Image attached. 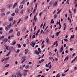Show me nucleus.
I'll list each match as a JSON object with an SVG mask.
<instances>
[{
	"instance_id": "obj_49",
	"label": "nucleus",
	"mask_w": 77,
	"mask_h": 77,
	"mask_svg": "<svg viewBox=\"0 0 77 77\" xmlns=\"http://www.w3.org/2000/svg\"><path fill=\"white\" fill-rule=\"evenodd\" d=\"M69 71V69H67V70H66L64 72H66L67 71Z\"/></svg>"
},
{
	"instance_id": "obj_46",
	"label": "nucleus",
	"mask_w": 77,
	"mask_h": 77,
	"mask_svg": "<svg viewBox=\"0 0 77 77\" xmlns=\"http://www.w3.org/2000/svg\"><path fill=\"white\" fill-rule=\"evenodd\" d=\"M67 4H69V0H67Z\"/></svg>"
},
{
	"instance_id": "obj_2",
	"label": "nucleus",
	"mask_w": 77,
	"mask_h": 77,
	"mask_svg": "<svg viewBox=\"0 0 77 77\" xmlns=\"http://www.w3.org/2000/svg\"><path fill=\"white\" fill-rule=\"evenodd\" d=\"M17 75L18 77H21L23 75V73L19 72L17 74Z\"/></svg>"
},
{
	"instance_id": "obj_18",
	"label": "nucleus",
	"mask_w": 77,
	"mask_h": 77,
	"mask_svg": "<svg viewBox=\"0 0 77 77\" xmlns=\"http://www.w3.org/2000/svg\"><path fill=\"white\" fill-rule=\"evenodd\" d=\"M13 20H14V18L12 17L10 18V19H9V21H13Z\"/></svg>"
},
{
	"instance_id": "obj_60",
	"label": "nucleus",
	"mask_w": 77,
	"mask_h": 77,
	"mask_svg": "<svg viewBox=\"0 0 77 77\" xmlns=\"http://www.w3.org/2000/svg\"><path fill=\"white\" fill-rule=\"evenodd\" d=\"M66 53H68V50H66L65 51Z\"/></svg>"
},
{
	"instance_id": "obj_12",
	"label": "nucleus",
	"mask_w": 77,
	"mask_h": 77,
	"mask_svg": "<svg viewBox=\"0 0 77 77\" xmlns=\"http://www.w3.org/2000/svg\"><path fill=\"white\" fill-rule=\"evenodd\" d=\"M23 8V5H21L19 6V9H22Z\"/></svg>"
},
{
	"instance_id": "obj_41",
	"label": "nucleus",
	"mask_w": 77,
	"mask_h": 77,
	"mask_svg": "<svg viewBox=\"0 0 77 77\" xmlns=\"http://www.w3.org/2000/svg\"><path fill=\"white\" fill-rule=\"evenodd\" d=\"M49 41V39H46V42L47 43H48V42Z\"/></svg>"
},
{
	"instance_id": "obj_19",
	"label": "nucleus",
	"mask_w": 77,
	"mask_h": 77,
	"mask_svg": "<svg viewBox=\"0 0 77 77\" xmlns=\"http://www.w3.org/2000/svg\"><path fill=\"white\" fill-rule=\"evenodd\" d=\"M38 51L39 52V53H41V48H38Z\"/></svg>"
},
{
	"instance_id": "obj_47",
	"label": "nucleus",
	"mask_w": 77,
	"mask_h": 77,
	"mask_svg": "<svg viewBox=\"0 0 77 77\" xmlns=\"http://www.w3.org/2000/svg\"><path fill=\"white\" fill-rule=\"evenodd\" d=\"M4 59H5V60H8V59H9V57H7L6 58H4Z\"/></svg>"
},
{
	"instance_id": "obj_57",
	"label": "nucleus",
	"mask_w": 77,
	"mask_h": 77,
	"mask_svg": "<svg viewBox=\"0 0 77 77\" xmlns=\"http://www.w3.org/2000/svg\"><path fill=\"white\" fill-rule=\"evenodd\" d=\"M42 15V12H41L39 14V16H41V15Z\"/></svg>"
},
{
	"instance_id": "obj_14",
	"label": "nucleus",
	"mask_w": 77,
	"mask_h": 77,
	"mask_svg": "<svg viewBox=\"0 0 77 77\" xmlns=\"http://www.w3.org/2000/svg\"><path fill=\"white\" fill-rule=\"evenodd\" d=\"M57 2H55L54 4L53 5V6H56L57 5Z\"/></svg>"
},
{
	"instance_id": "obj_48",
	"label": "nucleus",
	"mask_w": 77,
	"mask_h": 77,
	"mask_svg": "<svg viewBox=\"0 0 77 77\" xmlns=\"http://www.w3.org/2000/svg\"><path fill=\"white\" fill-rule=\"evenodd\" d=\"M24 2H25V0L23 1L22 2V4H24Z\"/></svg>"
},
{
	"instance_id": "obj_61",
	"label": "nucleus",
	"mask_w": 77,
	"mask_h": 77,
	"mask_svg": "<svg viewBox=\"0 0 77 77\" xmlns=\"http://www.w3.org/2000/svg\"><path fill=\"white\" fill-rule=\"evenodd\" d=\"M42 26H43V23H42L41 24L40 27L41 28L42 27Z\"/></svg>"
},
{
	"instance_id": "obj_15",
	"label": "nucleus",
	"mask_w": 77,
	"mask_h": 77,
	"mask_svg": "<svg viewBox=\"0 0 77 77\" xmlns=\"http://www.w3.org/2000/svg\"><path fill=\"white\" fill-rule=\"evenodd\" d=\"M8 41V39L7 38H5L4 39V40H3V41H4V42H7Z\"/></svg>"
},
{
	"instance_id": "obj_56",
	"label": "nucleus",
	"mask_w": 77,
	"mask_h": 77,
	"mask_svg": "<svg viewBox=\"0 0 77 77\" xmlns=\"http://www.w3.org/2000/svg\"><path fill=\"white\" fill-rule=\"evenodd\" d=\"M21 21V19H20L19 20L18 22L17 23H19L20 21Z\"/></svg>"
},
{
	"instance_id": "obj_55",
	"label": "nucleus",
	"mask_w": 77,
	"mask_h": 77,
	"mask_svg": "<svg viewBox=\"0 0 77 77\" xmlns=\"http://www.w3.org/2000/svg\"><path fill=\"white\" fill-rule=\"evenodd\" d=\"M19 52H20V49H18L16 53H19Z\"/></svg>"
},
{
	"instance_id": "obj_44",
	"label": "nucleus",
	"mask_w": 77,
	"mask_h": 77,
	"mask_svg": "<svg viewBox=\"0 0 77 77\" xmlns=\"http://www.w3.org/2000/svg\"><path fill=\"white\" fill-rule=\"evenodd\" d=\"M54 18H56V17H57V14H55L54 16Z\"/></svg>"
},
{
	"instance_id": "obj_21",
	"label": "nucleus",
	"mask_w": 77,
	"mask_h": 77,
	"mask_svg": "<svg viewBox=\"0 0 77 77\" xmlns=\"http://www.w3.org/2000/svg\"><path fill=\"white\" fill-rule=\"evenodd\" d=\"M5 15V13H2L1 14V17H3V16H4V15Z\"/></svg>"
},
{
	"instance_id": "obj_32",
	"label": "nucleus",
	"mask_w": 77,
	"mask_h": 77,
	"mask_svg": "<svg viewBox=\"0 0 77 77\" xmlns=\"http://www.w3.org/2000/svg\"><path fill=\"white\" fill-rule=\"evenodd\" d=\"M74 36H75L74 35H72L70 38H74Z\"/></svg>"
},
{
	"instance_id": "obj_13",
	"label": "nucleus",
	"mask_w": 77,
	"mask_h": 77,
	"mask_svg": "<svg viewBox=\"0 0 77 77\" xmlns=\"http://www.w3.org/2000/svg\"><path fill=\"white\" fill-rule=\"evenodd\" d=\"M16 44V42H15V41H14L13 43L11 44V45H15Z\"/></svg>"
},
{
	"instance_id": "obj_35",
	"label": "nucleus",
	"mask_w": 77,
	"mask_h": 77,
	"mask_svg": "<svg viewBox=\"0 0 77 77\" xmlns=\"http://www.w3.org/2000/svg\"><path fill=\"white\" fill-rule=\"evenodd\" d=\"M54 21L53 19H52L51 20V23H53V24H54Z\"/></svg>"
},
{
	"instance_id": "obj_36",
	"label": "nucleus",
	"mask_w": 77,
	"mask_h": 77,
	"mask_svg": "<svg viewBox=\"0 0 77 77\" xmlns=\"http://www.w3.org/2000/svg\"><path fill=\"white\" fill-rule=\"evenodd\" d=\"M64 41H65V42H67L68 41V40L66 38L64 39Z\"/></svg>"
},
{
	"instance_id": "obj_58",
	"label": "nucleus",
	"mask_w": 77,
	"mask_h": 77,
	"mask_svg": "<svg viewBox=\"0 0 77 77\" xmlns=\"http://www.w3.org/2000/svg\"><path fill=\"white\" fill-rule=\"evenodd\" d=\"M74 61H75V59H74V60H72L71 61V63H73V62H74Z\"/></svg>"
},
{
	"instance_id": "obj_33",
	"label": "nucleus",
	"mask_w": 77,
	"mask_h": 77,
	"mask_svg": "<svg viewBox=\"0 0 77 77\" xmlns=\"http://www.w3.org/2000/svg\"><path fill=\"white\" fill-rule=\"evenodd\" d=\"M37 6H38V3L36 4L35 7V9H36L37 8Z\"/></svg>"
},
{
	"instance_id": "obj_27",
	"label": "nucleus",
	"mask_w": 77,
	"mask_h": 77,
	"mask_svg": "<svg viewBox=\"0 0 77 77\" xmlns=\"http://www.w3.org/2000/svg\"><path fill=\"white\" fill-rule=\"evenodd\" d=\"M12 32H13V30H12V29H11V30L9 32V33H12Z\"/></svg>"
},
{
	"instance_id": "obj_10",
	"label": "nucleus",
	"mask_w": 77,
	"mask_h": 77,
	"mask_svg": "<svg viewBox=\"0 0 77 77\" xmlns=\"http://www.w3.org/2000/svg\"><path fill=\"white\" fill-rule=\"evenodd\" d=\"M5 38V36L2 35L0 36V40H1L2 39Z\"/></svg>"
},
{
	"instance_id": "obj_5",
	"label": "nucleus",
	"mask_w": 77,
	"mask_h": 77,
	"mask_svg": "<svg viewBox=\"0 0 77 77\" xmlns=\"http://www.w3.org/2000/svg\"><path fill=\"white\" fill-rule=\"evenodd\" d=\"M8 50H9L11 52V51L14 50V48L12 46H11L9 48Z\"/></svg>"
},
{
	"instance_id": "obj_31",
	"label": "nucleus",
	"mask_w": 77,
	"mask_h": 77,
	"mask_svg": "<svg viewBox=\"0 0 77 77\" xmlns=\"http://www.w3.org/2000/svg\"><path fill=\"white\" fill-rule=\"evenodd\" d=\"M10 53H11V51H10L8 53V54H7L6 56H9V54H10Z\"/></svg>"
},
{
	"instance_id": "obj_3",
	"label": "nucleus",
	"mask_w": 77,
	"mask_h": 77,
	"mask_svg": "<svg viewBox=\"0 0 77 77\" xmlns=\"http://www.w3.org/2000/svg\"><path fill=\"white\" fill-rule=\"evenodd\" d=\"M22 59H23V60L21 62V63H23V62H24L26 60V57H22Z\"/></svg>"
},
{
	"instance_id": "obj_51",
	"label": "nucleus",
	"mask_w": 77,
	"mask_h": 77,
	"mask_svg": "<svg viewBox=\"0 0 77 77\" xmlns=\"http://www.w3.org/2000/svg\"><path fill=\"white\" fill-rule=\"evenodd\" d=\"M49 54L50 56H51V55H52V53L51 52H50L49 53Z\"/></svg>"
},
{
	"instance_id": "obj_29",
	"label": "nucleus",
	"mask_w": 77,
	"mask_h": 77,
	"mask_svg": "<svg viewBox=\"0 0 77 77\" xmlns=\"http://www.w3.org/2000/svg\"><path fill=\"white\" fill-rule=\"evenodd\" d=\"M5 9L4 8H2V9L1 10L2 12H4L5 11Z\"/></svg>"
},
{
	"instance_id": "obj_43",
	"label": "nucleus",
	"mask_w": 77,
	"mask_h": 77,
	"mask_svg": "<svg viewBox=\"0 0 77 77\" xmlns=\"http://www.w3.org/2000/svg\"><path fill=\"white\" fill-rule=\"evenodd\" d=\"M35 11H36V9L35 8L33 11V14H34L35 12Z\"/></svg>"
},
{
	"instance_id": "obj_54",
	"label": "nucleus",
	"mask_w": 77,
	"mask_h": 77,
	"mask_svg": "<svg viewBox=\"0 0 77 77\" xmlns=\"http://www.w3.org/2000/svg\"><path fill=\"white\" fill-rule=\"evenodd\" d=\"M25 51H26V52H28L29 51V50L28 49H26L25 50Z\"/></svg>"
},
{
	"instance_id": "obj_20",
	"label": "nucleus",
	"mask_w": 77,
	"mask_h": 77,
	"mask_svg": "<svg viewBox=\"0 0 77 77\" xmlns=\"http://www.w3.org/2000/svg\"><path fill=\"white\" fill-rule=\"evenodd\" d=\"M35 53H36L37 54H39V52L38 51H37V50H35Z\"/></svg>"
},
{
	"instance_id": "obj_50",
	"label": "nucleus",
	"mask_w": 77,
	"mask_h": 77,
	"mask_svg": "<svg viewBox=\"0 0 77 77\" xmlns=\"http://www.w3.org/2000/svg\"><path fill=\"white\" fill-rule=\"evenodd\" d=\"M25 20H27V18H28V16H26L25 17Z\"/></svg>"
},
{
	"instance_id": "obj_38",
	"label": "nucleus",
	"mask_w": 77,
	"mask_h": 77,
	"mask_svg": "<svg viewBox=\"0 0 77 77\" xmlns=\"http://www.w3.org/2000/svg\"><path fill=\"white\" fill-rule=\"evenodd\" d=\"M15 15V13H14L13 14H11V15L12 16H14Z\"/></svg>"
},
{
	"instance_id": "obj_24",
	"label": "nucleus",
	"mask_w": 77,
	"mask_h": 77,
	"mask_svg": "<svg viewBox=\"0 0 77 77\" xmlns=\"http://www.w3.org/2000/svg\"><path fill=\"white\" fill-rule=\"evenodd\" d=\"M29 66L27 65L26 66V69H29Z\"/></svg>"
},
{
	"instance_id": "obj_30",
	"label": "nucleus",
	"mask_w": 77,
	"mask_h": 77,
	"mask_svg": "<svg viewBox=\"0 0 77 77\" xmlns=\"http://www.w3.org/2000/svg\"><path fill=\"white\" fill-rule=\"evenodd\" d=\"M9 46H8L6 47V49L8 50H9Z\"/></svg>"
},
{
	"instance_id": "obj_8",
	"label": "nucleus",
	"mask_w": 77,
	"mask_h": 77,
	"mask_svg": "<svg viewBox=\"0 0 77 77\" xmlns=\"http://www.w3.org/2000/svg\"><path fill=\"white\" fill-rule=\"evenodd\" d=\"M8 8L9 9H10L12 7V4H9L8 5Z\"/></svg>"
},
{
	"instance_id": "obj_40",
	"label": "nucleus",
	"mask_w": 77,
	"mask_h": 77,
	"mask_svg": "<svg viewBox=\"0 0 77 77\" xmlns=\"http://www.w3.org/2000/svg\"><path fill=\"white\" fill-rule=\"evenodd\" d=\"M60 77V75H59V73H58L56 77Z\"/></svg>"
},
{
	"instance_id": "obj_45",
	"label": "nucleus",
	"mask_w": 77,
	"mask_h": 77,
	"mask_svg": "<svg viewBox=\"0 0 77 77\" xmlns=\"http://www.w3.org/2000/svg\"><path fill=\"white\" fill-rule=\"evenodd\" d=\"M60 11H61V10H60L57 12V14H59V13H60Z\"/></svg>"
},
{
	"instance_id": "obj_37",
	"label": "nucleus",
	"mask_w": 77,
	"mask_h": 77,
	"mask_svg": "<svg viewBox=\"0 0 77 77\" xmlns=\"http://www.w3.org/2000/svg\"><path fill=\"white\" fill-rule=\"evenodd\" d=\"M9 66V64H7L5 66V67L6 68H7V67H8V66Z\"/></svg>"
},
{
	"instance_id": "obj_23",
	"label": "nucleus",
	"mask_w": 77,
	"mask_h": 77,
	"mask_svg": "<svg viewBox=\"0 0 77 77\" xmlns=\"http://www.w3.org/2000/svg\"><path fill=\"white\" fill-rule=\"evenodd\" d=\"M49 5L51 6H52L53 5V1H51L50 2Z\"/></svg>"
},
{
	"instance_id": "obj_53",
	"label": "nucleus",
	"mask_w": 77,
	"mask_h": 77,
	"mask_svg": "<svg viewBox=\"0 0 77 77\" xmlns=\"http://www.w3.org/2000/svg\"><path fill=\"white\" fill-rule=\"evenodd\" d=\"M15 64H16V65H17V64H18V62H17V61H15Z\"/></svg>"
},
{
	"instance_id": "obj_16",
	"label": "nucleus",
	"mask_w": 77,
	"mask_h": 77,
	"mask_svg": "<svg viewBox=\"0 0 77 77\" xmlns=\"http://www.w3.org/2000/svg\"><path fill=\"white\" fill-rule=\"evenodd\" d=\"M68 59H69V57H67L66 58H65L64 60V61H65L66 60H68Z\"/></svg>"
},
{
	"instance_id": "obj_9",
	"label": "nucleus",
	"mask_w": 77,
	"mask_h": 77,
	"mask_svg": "<svg viewBox=\"0 0 77 77\" xmlns=\"http://www.w3.org/2000/svg\"><path fill=\"white\" fill-rule=\"evenodd\" d=\"M20 12V10H19V9L17 8L16 9V11H15L16 13L17 14H18V12Z\"/></svg>"
},
{
	"instance_id": "obj_62",
	"label": "nucleus",
	"mask_w": 77,
	"mask_h": 77,
	"mask_svg": "<svg viewBox=\"0 0 77 77\" xmlns=\"http://www.w3.org/2000/svg\"><path fill=\"white\" fill-rule=\"evenodd\" d=\"M5 58H4L3 60H2V62H4V61H5Z\"/></svg>"
},
{
	"instance_id": "obj_34",
	"label": "nucleus",
	"mask_w": 77,
	"mask_h": 77,
	"mask_svg": "<svg viewBox=\"0 0 77 77\" xmlns=\"http://www.w3.org/2000/svg\"><path fill=\"white\" fill-rule=\"evenodd\" d=\"M32 39H33V38H35V35H32Z\"/></svg>"
},
{
	"instance_id": "obj_26",
	"label": "nucleus",
	"mask_w": 77,
	"mask_h": 77,
	"mask_svg": "<svg viewBox=\"0 0 77 77\" xmlns=\"http://www.w3.org/2000/svg\"><path fill=\"white\" fill-rule=\"evenodd\" d=\"M57 43V41H55V42L54 43V44L53 45H56V44Z\"/></svg>"
},
{
	"instance_id": "obj_11",
	"label": "nucleus",
	"mask_w": 77,
	"mask_h": 77,
	"mask_svg": "<svg viewBox=\"0 0 77 77\" xmlns=\"http://www.w3.org/2000/svg\"><path fill=\"white\" fill-rule=\"evenodd\" d=\"M36 15H35L33 19V21H36V20H37V18L36 17Z\"/></svg>"
},
{
	"instance_id": "obj_6",
	"label": "nucleus",
	"mask_w": 77,
	"mask_h": 77,
	"mask_svg": "<svg viewBox=\"0 0 77 77\" xmlns=\"http://www.w3.org/2000/svg\"><path fill=\"white\" fill-rule=\"evenodd\" d=\"M63 46H62L59 50L60 53H62V51H63Z\"/></svg>"
},
{
	"instance_id": "obj_59",
	"label": "nucleus",
	"mask_w": 77,
	"mask_h": 77,
	"mask_svg": "<svg viewBox=\"0 0 77 77\" xmlns=\"http://www.w3.org/2000/svg\"><path fill=\"white\" fill-rule=\"evenodd\" d=\"M59 34L58 32L57 33V36H59Z\"/></svg>"
},
{
	"instance_id": "obj_42",
	"label": "nucleus",
	"mask_w": 77,
	"mask_h": 77,
	"mask_svg": "<svg viewBox=\"0 0 77 77\" xmlns=\"http://www.w3.org/2000/svg\"><path fill=\"white\" fill-rule=\"evenodd\" d=\"M46 67H48V66H49V64H46Z\"/></svg>"
},
{
	"instance_id": "obj_1",
	"label": "nucleus",
	"mask_w": 77,
	"mask_h": 77,
	"mask_svg": "<svg viewBox=\"0 0 77 77\" xmlns=\"http://www.w3.org/2000/svg\"><path fill=\"white\" fill-rule=\"evenodd\" d=\"M11 24H9L8 25H7L5 27V29L6 31H8L9 30V29H10V27H11Z\"/></svg>"
},
{
	"instance_id": "obj_7",
	"label": "nucleus",
	"mask_w": 77,
	"mask_h": 77,
	"mask_svg": "<svg viewBox=\"0 0 77 77\" xmlns=\"http://www.w3.org/2000/svg\"><path fill=\"white\" fill-rule=\"evenodd\" d=\"M30 45L32 47H34V46H35L34 45V42L32 41L30 43Z\"/></svg>"
},
{
	"instance_id": "obj_4",
	"label": "nucleus",
	"mask_w": 77,
	"mask_h": 77,
	"mask_svg": "<svg viewBox=\"0 0 77 77\" xmlns=\"http://www.w3.org/2000/svg\"><path fill=\"white\" fill-rule=\"evenodd\" d=\"M27 72H28V70H24V72L23 73V75H24V76H25L26 75H27Z\"/></svg>"
},
{
	"instance_id": "obj_28",
	"label": "nucleus",
	"mask_w": 77,
	"mask_h": 77,
	"mask_svg": "<svg viewBox=\"0 0 77 77\" xmlns=\"http://www.w3.org/2000/svg\"><path fill=\"white\" fill-rule=\"evenodd\" d=\"M11 77H16V75L15 74H13Z\"/></svg>"
},
{
	"instance_id": "obj_52",
	"label": "nucleus",
	"mask_w": 77,
	"mask_h": 77,
	"mask_svg": "<svg viewBox=\"0 0 77 77\" xmlns=\"http://www.w3.org/2000/svg\"><path fill=\"white\" fill-rule=\"evenodd\" d=\"M36 26H35L34 27V31H35V30H36Z\"/></svg>"
},
{
	"instance_id": "obj_25",
	"label": "nucleus",
	"mask_w": 77,
	"mask_h": 77,
	"mask_svg": "<svg viewBox=\"0 0 77 77\" xmlns=\"http://www.w3.org/2000/svg\"><path fill=\"white\" fill-rule=\"evenodd\" d=\"M17 5V3H16L15 4H14V5H13V8H15L16 6Z\"/></svg>"
},
{
	"instance_id": "obj_63",
	"label": "nucleus",
	"mask_w": 77,
	"mask_h": 77,
	"mask_svg": "<svg viewBox=\"0 0 77 77\" xmlns=\"http://www.w3.org/2000/svg\"><path fill=\"white\" fill-rule=\"evenodd\" d=\"M44 60H45L44 59H43L42 60H41V61L42 62H43V61H44Z\"/></svg>"
},
{
	"instance_id": "obj_64",
	"label": "nucleus",
	"mask_w": 77,
	"mask_h": 77,
	"mask_svg": "<svg viewBox=\"0 0 77 77\" xmlns=\"http://www.w3.org/2000/svg\"><path fill=\"white\" fill-rule=\"evenodd\" d=\"M75 12H76V10L75 9L74 11V13H75Z\"/></svg>"
},
{
	"instance_id": "obj_22",
	"label": "nucleus",
	"mask_w": 77,
	"mask_h": 77,
	"mask_svg": "<svg viewBox=\"0 0 77 77\" xmlns=\"http://www.w3.org/2000/svg\"><path fill=\"white\" fill-rule=\"evenodd\" d=\"M24 11L23 10H21V11H20V13L21 14H23V12H24Z\"/></svg>"
},
{
	"instance_id": "obj_39",
	"label": "nucleus",
	"mask_w": 77,
	"mask_h": 77,
	"mask_svg": "<svg viewBox=\"0 0 77 77\" xmlns=\"http://www.w3.org/2000/svg\"><path fill=\"white\" fill-rule=\"evenodd\" d=\"M26 28L25 27H24L23 29V31H25V30H26Z\"/></svg>"
},
{
	"instance_id": "obj_17",
	"label": "nucleus",
	"mask_w": 77,
	"mask_h": 77,
	"mask_svg": "<svg viewBox=\"0 0 77 77\" xmlns=\"http://www.w3.org/2000/svg\"><path fill=\"white\" fill-rule=\"evenodd\" d=\"M20 31H18L17 32V36H20Z\"/></svg>"
}]
</instances>
